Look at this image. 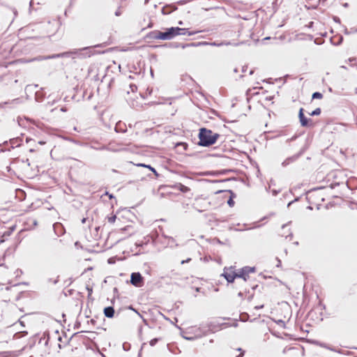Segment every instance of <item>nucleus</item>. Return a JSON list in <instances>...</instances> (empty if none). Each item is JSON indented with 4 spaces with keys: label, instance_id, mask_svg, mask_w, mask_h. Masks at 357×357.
<instances>
[{
    "label": "nucleus",
    "instance_id": "obj_3",
    "mask_svg": "<svg viewBox=\"0 0 357 357\" xmlns=\"http://www.w3.org/2000/svg\"><path fill=\"white\" fill-rule=\"evenodd\" d=\"M253 271V268L247 267L236 271L234 267L230 266L224 268L222 275L228 282H233L236 278H243L244 280H246V278L248 277V273Z\"/></svg>",
    "mask_w": 357,
    "mask_h": 357
},
{
    "label": "nucleus",
    "instance_id": "obj_5",
    "mask_svg": "<svg viewBox=\"0 0 357 357\" xmlns=\"http://www.w3.org/2000/svg\"><path fill=\"white\" fill-rule=\"evenodd\" d=\"M268 301L267 295L266 293H255L252 296L250 301V305L252 308L249 310V312L255 315V310L262 309Z\"/></svg>",
    "mask_w": 357,
    "mask_h": 357
},
{
    "label": "nucleus",
    "instance_id": "obj_4",
    "mask_svg": "<svg viewBox=\"0 0 357 357\" xmlns=\"http://www.w3.org/2000/svg\"><path fill=\"white\" fill-rule=\"evenodd\" d=\"M219 134L213 132L212 130L203 128L199 130V139L201 146H207L216 142Z\"/></svg>",
    "mask_w": 357,
    "mask_h": 357
},
{
    "label": "nucleus",
    "instance_id": "obj_10",
    "mask_svg": "<svg viewBox=\"0 0 357 357\" xmlns=\"http://www.w3.org/2000/svg\"><path fill=\"white\" fill-rule=\"evenodd\" d=\"M172 188H174V189H176V190H180L181 192H182L183 193L188 192L190 190V188L183 185L181 183H176L175 185H172Z\"/></svg>",
    "mask_w": 357,
    "mask_h": 357
},
{
    "label": "nucleus",
    "instance_id": "obj_17",
    "mask_svg": "<svg viewBox=\"0 0 357 357\" xmlns=\"http://www.w3.org/2000/svg\"><path fill=\"white\" fill-rule=\"evenodd\" d=\"M107 219L108 222H109L110 224H113L116 221V215L112 213L110 216H108L107 218Z\"/></svg>",
    "mask_w": 357,
    "mask_h": 357
},
{
    "label": "nucleus",
    "instance_id": "obj_21",
    "mask_svg": "<svg viewBox=\"0 0 357 357\" xmlns=\"http://www.w3.org/2000/svg\"><path fill=\"white\" fill-rule=\"evenodd\" d=\"M86 289L88 291V298H90L93 293L92 287H90L88 286V287H86Z\"/></svg>",
    "mask_w": 357,
    "mask_h": 357
},
{
    "label": "nucleus",
    "instance_id": "obj_8",
    "mask_svg": "<svg viewBox=\"0 0 357 357\" xmlns=\"http://www.w3.org/2000/svg\"><path fill=\"white\" fill-rule=\"evenodd\" d=\"M298 118L302 127L312 128L315 125L311 119H308L304 115V109L302 107L299 109Z\"/></svg>",
    "mask_w": 357,
    "mask_h": 357
},
{
    "label": "nucleus",
    "instance_id": "obj_20",
    "mask_svg": "<svg viewBox=\"0 0 357 357\" xmlns=\"http://www.w3.org/2000/svg\"><path fill=\"white\" fill-rule=\"evenodd\" d=\"M227 204L231 207L234 206V201L233 200V197L232 196H231L230 198L228 199Z\"/></svg>",
    "mask_w": 357,
    "mask_h": 357
},
{
    "label": "nucleus",
    "instance_id": "obj_24",
    "mask_svg": "<svg viewBox=\"0 0 357 357\" xmlns=\"http://www.w3.org/2000/svg\"><path fill=\"white\" fill-rule=\"evenodd\" d=\"M121 13H122V10H121V9L120 8H119L116 10V11L115 12V15H116V16H119V15H121Z\"/></svg>",
    "mask_w": 357,
    "mask_h": 357
},
{
    "label": "nucleus",
    "instance_id": "obj_25",
    "mask_svg": "<svg viewBox=\"0 0 357 357\" xmlns=\"http://www.w3.org/2000/svg\"><path fill=\"white\" fill-rule=\"evenodd\" d=\"M158 342V340H157L156 338L153 339V340H151L150 341V344H151V346H154V345L156 344V342Z\"/></svg>",
    "mask_w": 357,
    "mask_h": 357
},
{
    "label": "nucleus",
    "instance_id": "obj_11",
    "mask_svg": "<svg viewBox=\"0 0 357 357\" xmlns=\"http://www.w3.org/2000/svg\"><path fill=\"white\" fill-rule=\"evenodd\" d=\"M104 314L108 318H112L114 315V309L113 307H107L104 309Z\"/></svg>",
    "mask_w": 357,
    "mask_h": 357
},
{
    "label": "nucleus",
    "instance_id": "obj_19",
    "mask_svg": "<svg viewBox=\"0 0 357 357\" xmlns=\"http://www.w3.org/2000/svg\"><path fill=\"white\" fill-rule=\"evenodd\" d=\"M321 110L320 108H317L314 110H313L311 113H310V116H318L321 114Z\"/></svg>",
    "mask_w": 357,
    "mask_h": 357
},
{
    "label": "nucleus",
    "instance_id": "obj_29",
    "mask_svg": "<svg viewBox=\"0 0 357 357\" xmlns=\"http://www.w3.org/2000/svg\"><path fill=\"white\" fill-rule=\"evenodd\" d=\"M3 241H4L3 240H1V241H0V243H2V242H3Z\"/></svg>",
    "mask_w": 357,
    "mask_h": 357
},
{
    "label": "nucleus",
    "instance_id": "obj_27",
    "mask_svg": "<svg viewBox=\"0 0 357 357\" xmlns=\"http://www.w3.org/2000/svg\"><path fill=\"white\" fill-rule=\"evenodd\" d=\"M190 261V259H186V261H183L182 264H184L185 262H188Z\"/></svg>",
    "mask_w": 357,
    "mask_h": 357
},
{
    "label": "nucleus",
    "instance_id": "obj_1",
    "mask_svg": "<svg viewBox=\"0 0 357 357\" xmlns=\"http://www.w3.org/2000/svg\"><path fill=\"white\" fill-rule=\"evenodd\" d=\"M201 31H188L186 29H181L179 27H171L167 29L166 31L162 32L160 31H153L149 33V37L154 40H171L176 36L179 35H186L193 36L198 33H200Z\"/></svg>",
    "mask_w": 357,
    "mask_h": 357
},
{
    "label": "nucleus",
    "instance_id": "obj_16",
    "mask_svg": "<svg viewBox=\"0 0 357 357\" xmlns=\"http://www.w3.org/2000/svg\"><path fill=\"white\" fill-rule=\"evenodd\" d=\"M136 165L137 167H146L149 169H150L151 172H153V174L158 176V173L157 172V171L153 168L152 167L151 165H145V164H142V163H139V164H136Z\"/></svg>",
    "mask_w": 357,
    "mask_h": 357
},
{
    "label": "nucleus",
    "instance_id": "obj_14",
    "mask_svg": "<svg viewBox=\"0 0 357 357\" xmlns=\"http://www.w3.org/2000/svg\"><path fill=\"white\" fill-rule=\"evenodd\" d=\"M136 165L137 167H146L149 169H150L151 172H153V174L158 176V173L157 172V171L153 168L152 167L151 165H145V164H142V163H139V164H136Z\"/></svg>",
    "mask_w": 357,
    "mask_h": 357
},
{
    "label": "nucleus",
    "instance_id": "obj_6",
    "mask_svg": "<svg viewBox=\"0 0 357 357\" xmlns=\"http://www.w3.org/2000/svg\"><path fill=\"white\" fill-rule=\"evenodd\" d=\"M307 199L311 205L310 206L311 209L314 208L319 209L325 201L324 192L320 190L310 192L307 195Z\"/></svg>",
    "mask_w": 357,
    "mask_h": 357
},
{
    "label": "nucleus",
    "instance_id": "obj_9",
    "mask_svg": "<svg viewBox=\"0 0 357 357\" xmlns=\"http://www.w3.org/2000/svg\"><path fill=\"white\" fill-rule=\"evenodd\" d=\"M130 283L137 287H142L144 284V280L139 273H132L130 275Z\"/></svg>",
    "mask_w": 357,
    "mask_h": 357
},
{
    "label": "nucleus",
    "instance_id": "obj_15",
    "mask_svg": "<svg viewBox=\"0 0 357 357\" xmlns=\"http://www.w3.org/2000/svg\"><path fill=\"white\" fill-rule=\"evenodd\" d=\"M136 165L137 167H146L149 169H150L151 172H153V174L158 176V173L157 172V171L153 168L152 167L151 165H145V164H142V163H139V164H136Z\"/></svg>",
    "mask_w": 357,
    "mask_h": 357
},
{
    "label": "nucleus",
    "instance_id": "obj_12",
    "mask_svg": "<svg viewBox=\"0 0 357 357\" xmlns=\"http://www.w3.org/2000/svg\"><path fill=\"white\" fill-rule=\"evenodd\" d=\"M10 337L3 331H0V344L8 342Z\"/></svg>",
    "mask_w": 357,
    "mask_h": 357
},
{
    "label": "nucleus",
    "instance_id": "obj_18",
    "mask_svg": "<svg viewBox=\"0 0 357 357\" xmlns=\"http://www.w3.org/2000/svg\"><path fill=\"white\" fill-rule=\"evenodd\" d=\"M323 97V94L320 92H314L312 96V99H322Z\"/></svg>",
    "mask_w": 357,
    "mask_h": 357
},
{
    "label": "nucleus",
    "instance_id": "obj_26",
    "mask_svg": "<svg viewBox=\"0 0 357 357\" xmlns=\"http://www.w3.org/2000/svg\"><path fill=\"white\" fill-rule=\"evenodd\" d=\"M63 340H64V337L59 338V343H61L62 344H63Z\"/></svg>",
    "mask_w": 357,
    "mask_h": 357
},
{
    "label": "nucleus",
    "instance_id": "obj_13",
    "mask_svg": "<svg viewBox=\"0 0 357 357\" xmlns=\"http://www.w3.org/2000/svg\"><path fill=\"white\" fill-rule=\"evenodd\" d=\"M136 165L137 167H146L149 169H150L151 172H153V174L158 176V173L157 172V171L153 168L152 167L151 165H145V164H142V163H139V164H136Z\"/></svg>",
    "mask_w": 357,
    "mask_h": 357
},
{
    "label": "nucleus",
    "instance_id": "obj_2",
    "mask_svg": "<svg viewBox=\"0 0 357 357\" xmlns=\"http://www.w3.org/2000/svg\"><path fill=\"white\" fill-rule=\"evenodd\" d=\"M68 343L67 336L59 331H48L47 333L46 344L54 349H61Z\"/></svg>",
    "mask_w": 357,
    "mask_h": 357
},
{
    "label": "nucleus",
    "instance_id": "obj_28",
    "mask_svg": "<svg viewBox=\"0 0 357 357\" xmlns=\"http://www.w3.org/2000/svg\"><path fill=\"white\" fill-rule=\"evenodd\" d=\"M61 110L62 112H66V108H63H63H61Z\"/></svg>",
    "mask_w": 357,
    "mask_h": 357
},
{
    "label": "nucleus",
    "instance_id": "obj_22",
    "mask_svg": "<svg viewBox=\"0 0 357 357\" xmlns=\"http://www.w3.org/2000/svg\"><path fill=\"white\" fill-rule=\"evenodd\" d=\"M105 196H108V197H109L110 199H112L114 198V195H113L112 194H109L108 192H106L105 193V195H102V196H101V198H103V196H105Z\"/></svg>",
    "mask_w": 357,
    "mask_h": 357
},
{
    "label": "nucleus",
    "instance_id": "obj_7",
    "mask_svg": "<svg viewBox=\"0 0 357 357\" xmlns=\"http://www.w3.org/2000/svg\"><path fill=\"white\" fill-rule=\"evenodd\" d=\"M210 202L206 197H197L193 203V207L199 212L205 211L208 209Z\"/></svg>",
    "mask_w": 357,
    "mask_h": 357
},
{
    "label": "nucleus",
    "instance_id": "obj_23",
    "mask_svg": "<svg viewBox=\"0 0 357 357\" xmlns=\"http://www.w3.org/2000/svg\"><path fill=\"white\" fill-rule=\"evenodd\" d=\"M238 351L239 352V354H236V357H242L244 354V352L241 349H238Z\"/></svg>",
    "mask_w": 357,
    "mask_h": 357
}]
</instances>
